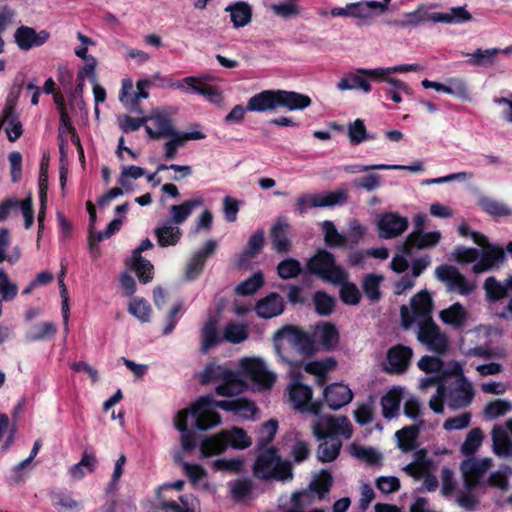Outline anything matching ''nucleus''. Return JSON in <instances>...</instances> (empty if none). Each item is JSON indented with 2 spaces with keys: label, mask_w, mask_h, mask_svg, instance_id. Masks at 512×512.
I'll return each mask as SVG.
<instances>
[{
  "label": "nucleus",
  "mask_w": 512,
  "mask_h": 512,
  "mask_svg": "<svg viewBox=\"0 0 512 512\" xmlns=\"http://www.w3.org/2000/svg\"><path fill=\"white\" fill-rule=\"evenodd\" d=\"M225 10L230 12L231 21L235 28L244 27L251 21L252 9L245 2L229 5Z\"/></svg>",
  "instance_id": "nucleus-46"
},
{
  "label": "nucleus",
  "mask_w": 512,
  "mask_h": 512,
  "mask_svg": "<svg viewBox=\"0 0 512 512\" xmlns=\"http://www.w3.org/2000/svg\"><path fill=\"white\" fill-rule=\"evenodd\" d=\"M347 201V192L339 189L321 194H304L296 199L297 210L300 214L306 213L308 208H325L343 204Z\"/></svg>",
  "instance_id": "nucleus-17"
},
{
  "label": "nucleus",
  "mask_w": 512,
  "mask_h": 512,
  "mask_svg": "<svg viewBox=\"0 0 512 512\" xmlns=\"http://www.w3.org/2000/svg\"><path fill=\"white\" fill-rule=\"evenodd\" d=\"M152 85L149 79H140L137 84V92L132 93L133 82L131 79H124L122 82V90L120 94V101L130 110L142 114L143 111L138 103L139 99H147L149 93L147 89Z\"/></svg>",
  "instance_id": "nucleus-20"
},
{
  "label": "nucleus",
  "mask_w": 512,
  "mask_h": 512,
  "mask_svg": "<svg viewBox=\"0 0 512 512\" xmlns=\"http://www.w3.org/2000/svg\"><path fill=\"white\" fill-rule=\"evenodd\" d=\"M477 205L482 211L493 217L512 215V209L507 204L486 195H481L478 198Z\"/></svg>",
  "instance_id": "nucleus-42"
},
{
  "label": "nucleus",
  "mask_w": 512,
  "mask_h": 512,
  "mask_svg": "<svg viewBox=\"0 0 512 512\" xmlns=\"http://www.w3.org/2000/svg\"><path fill=\"white\" fill-rule=\"evenodd\" d=\"M435 276L437 280L445 285L446 290L449 293L468 296L477 288L475 281L467 279L466 276L458 270V268L452 265L445 264L437 267L435 269Z\"/></svg>",
  "instance_id": "nucleus-11"
},
{
  "label": "nucleus",
  "mask_w": 512,
  "mask_h": 512,
  "mask_svg": "<svg viewBox=\"0 0 512 512\" xmlns=\"http://www.w3.org/2000/svg\"><path fill=\"white\" fill-rule=\"evenodd\" d=\"M278 108L289 111L304 110L312 103L308 95L301 94L296 91H287L277 89Z\"/></svg>",
  "instance_id": "nucleus-33"
},
{
  "label": "nucleus",
  "mask_w": 512,
  "mask_h": 512,
  "mask_svg": "<svg viewBox=\"0 0 512 512\" xmlns=\"http://www.w3.org/2000/svg\"><path fill=\"white\" fill-rule=\"evenodd\" d=\"M283 307L282 298L276 293H271L257 303L256 312L259 317L268 319L281 314Z\"/></svg>",
  "instance_id": "nucleus-40"
},
{
  "label": "nucleus",
  "mask_w": 512,
  "mask_h": 512,
  "mask_svg": "<svg viewBox=\"0 0 512 512\" xmlns=\"http://www.w3.org/2000/svg\"><path fill=\"white\" fill-rule=\"evenodd\" d=\"M147 119L148 122L152 123V126L145 125V130L151 139L167 138L178 133L171 118V113L165 109H153Z\"/></svg>",
  "instance_id": "nucleus-19"
},
{
  "label": "nucleus",
  "mask_w": 512,
  "mask_h": 512,
  "mask_svg": "<svg viewBox=\"0 0 512 512\" xmlns=\"http://www.w3.org/2000/svg\"><path fill=\"white\" fill-rule=\"evenodd\" d=\"M432 461L426 457V450L414 453V461L407 464L403 471L416 480L423 478V488L426 491H435L439 485L437 477L430 472Z\"/></svg>",
  "instance_id": "nucleus-15"
},
{
  "label": "nucleus",
  "mask_w": 512,
  "mask_h": 512,
  "mask_svg": "<svg viewBox=\"0 0 512 512\" xmlns=\"http://www.w3.org/2000/svg\"><path fill=\"white\" fill-rule=\"evenodd\" d=\"M228 444L235 449H245L252 444V441L243 429L234 427L203 439L200 451L203 457H211L223 453Z\"/></svg>",
  "instance_id": "nucleus-6"
},
{
  "label": "nucleus",
  "mask_w": 512,
  "mask_h": 512,
  "mask_svg": "<svg viewBox=\"0 0 512 512\" xmlns=\"http://www.w3.org/2000/svg\"><path fill=\"white\" fill-rule=\"evenodd\" d=\"M319 441L317 459L322 463L333 462L340 454L342 440L337 437H325Z\"/></svg>",
  "instance_id": "nucleus-38"
},
{
  "label": "nucleus",
  "mask_w": 512,
  "mask_h": 512,
  "mask_svg": "<svg viewBox=\"0 0 512 512\" xmlns=\"http://www.w3.org/2000/svg\"><path fill=\"white\" fill-rule=\"evenodd\" d=\"M253 483L250 479H237L229 483L231 497L234 501H244L252 492Z\"/></svg>",
  "instance_id": "nucleus-59"
},
{
  "label": "nucleus",
  "mask_w": 512,
  "mask_h": 512,
  "mask_svg": "<svg viewBox=\"0 0 512 512\" xmlns=\"http://www.w3.org/2000/svg\"><path fill=\"white\" fill-rule=\"evenodd\" d=\"M314 338L325 349L331 350L339 343V333L335 325L329 322H322L316 325Z\"/></svg>",
  "instance_id": "nucleus-36"
},
{
  "label": "nucleus",
  "mask_w": 512,
  "mask_h": 512,
  "mask_svg": "<svg viewBox=\"0 0 512 512\" xmlns=\"http://www.w3.org/2000/svg\"><path fill=\"white\" fill-rule=\"evenodd\" d=\"M413 351L410 347L405 345H395L387 352V362L385 370L389 373L400 374L407 370Z\"/></svg>",
  "instance_id": "nucleus-24"
},
{
  "label": "nucleus",
  "mask_w": 512,
  "mask_h": 512,
  "mask_svg": "<svg viewBox=\"0 0 512 512\" xmlns=\"http://www.w3.org/2000/svg\"><path fill=\"white\" fill-rule=\"evenodd\" d=\"M512 474V469L509 466H502L500 469L491 472L486 479V487H493L506 492L510 488L509 477Z\"/></svg>",
  "instance_id": "nucleus-51"
},
{
  "label": "nucleus",
  "mask_w": 512,
  "mask_h": 512,
  "mask_svg": "<svg viewBox=\"0 0 512 512\" xmlns=\"http://www.w3.org/2000/svg\"><path fill=\"white\" fill-rule=\"evenodd\" d=\"M412 313H410L408 307L403 305L400 309L402 326L405 329H409L413 323L417 321V318H422V321L432 320V297L430 293L423 290L412 297L410 301Z\"/></svg>",
  "instance_id": "nucleus-14"
},
{
  "label": "nucleus",
  "mask_w": 512,
  "mask_h": 512,
  "mask_svg": "<svg viewBox=\"0 0 512 512\" xmlns=\"http://www.w3.org/2000/svg\"><path fill=\"white\" fill-rule=\"evenodd\" d=\"M202 351L207 352L211 347L221 342L222 338L218 335L217 320L210 318L203 326L201 331Z\"/></svg>",
  "instance_id": "nucleus-49"
},
{
  "label": "nucleus",
  "mask_w": 512,
  "mask_h": 512,
  "mask_svg": "<svg viewBox=\"0 0 512 512\" xmlns=\"http://www.w3.org/2000/svg\"><path fill=\"white\" fill-rule=\"evenodd\" d=\"M419 435L417 426H406L395 433L399 448L404 452H409L415 448L416 439Z\"/></svg>",
  "instance_id": "nucleus-50"
},
{
  "label": "nucleus",
  "mask_w": 512,
  "mask_h": 512,
  "mask_svg": "<svg viewBox=\"0 0 512 512\" xmlns=\"http://www.w3.org/2000/svg\"><path fill=\"white\" fill-rule=\"evenodd\" d=\"M439 319L454 330H461L468 326L471 314L461 303L456 302L441 310Z\"/></svg>",
  "instance_id": "nucleus-26"
},
{
  "label": "nucleus",
  "mask_w": 512,
  "mask_h": 512,
  "mask_svg": "<svg viewBox=\"0 0 512 512\" xmlns=\"http://www.w3.org/2000/svg\"><path fill=\"white\" fill-rule=\"evenodd\" d=\"M18 208H20L24 217L25 228L29 229L32 226L34 220L32 199L30 197L26 198L21 203H19L15 198H11L0 203V222L6 220L9 215L12 212L17 211Z\"/></svg>",
  "instance_id": "nucleus-28"
},
{
  "label": "nucleus",
  "mask_w": 512,
  "mask_h": 512,
  "mask_svg": "<svg viewBox=\"0 0 512 512\" xmlns=\"http://www.w3.org/2000/svg\"><path fill=\"white\" fill-rule=\"evenodd\" d=\"M128 311L141 322H148L151 308L143 298H133L129 302Z\"/></svg>",
  "instance_id": "nucleus-62"
},
{
  "label": "nucleus",
  "mask_w": 512,
  "mask_h": 512,
  "mask_svg": "<svg viewBox=\"0 0 512 512\" xmlns=\"http://www.w3.org/2000/svg\"><path fill=\"white\" fill-rule=\"evenodd\" d=\"M483 288L485 290L486 297L489 301L501 300L508 293L506 283L503 284L497 281L494 277L486 278L484 281Z\"/></svg>",
  "instance_id": "nucleus-58"
},
{
  "label": "nucleus",
  "mask_w": 512,
  "mask_h": 512,
  "mask_svg": "<svg viewBox=\"0 0 512 512\" xmlns=\"http://www.w3.org/2000/svg\"><path fill=\"white\" fill-rule=\"evenodd\" d=\"M441 233L439 231L432 232H411L405 238L400 250L406 255H412L414 250H421L434 247L439 243Z\"/></svg>",
  "instance_id": "nucleus-23"
},
{
  "label": "nucleus",
  "mask_w": 512,
  "mask_h": 512,
  "mask_svg": "<svg viewBox=\"0 0 512 512\" xmlns=\"http://www.w3.org/2000/svg\"><path fill=\"white\" fill-rule=\"evenodd\" d=\"M264 232L262 230L255 231L249 238L246 247L238 256L237 264L239 267H247L253 258L258 255L264 246Z\"/></svg>",
  "instance_id": "nucleus-34"
},
{
  "label": "nucleus",
  "mask_w": 512,
  "mask_h": 512,
  "mask_svg": "<svg viewBox=\"0 0 512 512\" xmlns=\"http://www.w3.org/2000/svg\"><path fill=\"white\" fill-rule=\"evenodd\" d=\"M258 453L253 464V475L261 480H277L288 482L293 479L292 464L289 460L283 459L278 450L269 446L257 448Z\"/></svg>",
  "instance_id": "nucleus-5"
},
{
  "label": "nucleus",
  "mask_w": 512,
  "mask_h": 512,
  "mask_svg": "<svg viewBox=\"0 0 512 512\" xmlns=\"http://www.w3.org/2000/svg\"><path fill=\"white\" fill-rule=\"evenodd\" d=\"M472 20L471 13L465 6L452 7L448 12L441 13L440 23L462 24Z\"/></svg>",
  "instance_id": "nucleus-57"
},
{
  "label": "nucleus",
  "mask_w": 512,
  "mask_h": 512,
  "mask_svg": "<svg viewBox=\"0 0 512 512\" xmlns=\"http://www.w3.org/2000/svg\"><path fill=\"white\" fill-rule=\"evenodd\" d=\"M248 338V330L245 325L239 323H228L224 330L222 340L227 342L238 344L245 341Z\"/></svg>",
  "instance_id": "nucleus-54"
},
{
  "label": "nucleus",
  "mask_w": 512,
  "mask_h": 512,
  "mask_svg": "<svg viewBox=\"0 0 512 512\" xmlns=\"http://www.w3.org/2000/svg\"><path fill=\"white\" fill-rule=\"evenodd\" d=\"M375 223L379 237L386 240L401 236L409 226L408 218L396 212L378 214Z\"/></svg>",
  "instance_id": "nucleus-18"
},
{
  "label": "nucleus",
  "mask_w": 512,
  "mask_h": 512,
  "mask_svg": "<svg viewBox=\"0 0 512 512\" xmlns=\"http://www.w3.org/2000/svg\"><path fill=\"white\" fill-rule=\"evenodd\" d=\"M18 99V93L16 95L10 94L7 98L3 115L0 118V128L4 127V130L11 142L16 141L23 133L22 124L18 120V115L15 111V105Z\"/></svg>",
  "instance_id": "nucleus-21"
},
{
  "label": "nucleus",
  "mask_w": 512,
  "mask_h": 512,
  "mask_svg": "<svg viewBox=\"0 0 512 512\" xmlns=\"http://www.w3.org/2000/svg\"><path fill=\"white\" fill-rule=\"evenodd\" d=\"M56 333V326L52 322L33 325L26 334L28 341L45 340Z\"/></svg>",
  "instance_id": "nucleus-60"
},
{
  "label": "nucleus",
  "mask_w": 512,
  "mask_h": 512,
  "mask_svg": "<svg viewBox=\"0 0 512 512\" xmlns=\"http://www.w3.org/2000/svg\"><path fill=\"white\" fill-rule=\"evenodd\" d=\"M472 239L481 248L478 261L472 266L474 274L498 269L504 263L505 251L501 246L490 243L482 233H473Z\"/></svg>",
  "instance_id": "nucleus-8"
},
{
  "label": "nucleus",
  "mask_w": 512,
  "mask_h": 512,
  "mask_svg": "<svg viewBox=\"0 0 512 512\" xmlns=\"http://www.w3.org/2000/svg\"><path fill=\"white\" fill-rule=\"evenodd\" d=\"M401 393L400 388H393L381 398L382 413L385 418H393L398 413Z\"/></svg>",
  "instance_id": "nucleus-48"
},
{
  "label": "nucleus",
  "mask_w": 512,
  "mask_h": 512,
  "mask_svg": "<svg viewBox=\"0 0 512 512\" xmlns=\"http://www.w3.org/2000/svg\"><path fill=\"white\" fill-rule=\"evenodd\" d=\"M493 466V460L489 457L468 458L461 463L463 485L466 489L486 487L485 475Z\"/></svg>",
  "instance_id": "nucleus-13"
},
{
  "label": "nucleus",
  "mask_w": 512,
  "mask_h": 512,
  "mask_svg": "<svg viewBox=\"0 0 512 512\" xmlns=\"http://www.w3.org/2000/svg\"><path fill=\"white\" fill-rule=\"evenodd\" d=\"M352 10L354 19L362 24H368L385 13V6L378 1H360L352 3Z\"/></svg>",
  "instance_id": "nucleus-31"
},
{
  "label": "nucleus",
  "mask_w": 512,
  "mask_h": 512,
  "mask_svg": "<svg viewBox=\"0 0 512 512\" xmlns=\"http://www.w3.org/2000/svg\"><path fill=\"white\" fill-rule=\"evenodd\" d=\"M154 233L157 243L161 247L175 246L182 236V230L169 221L155 227Z\"/></svg>",
  "instance_id": "nucleus-37"
},
{
  "label": "nucleus",
  "mask_w": 512,
  "mask_h": 512,
  "mask_svg": "<svg viewBox=\"0 0 512 512\" xmlns=\"http://www.w3.org/2000/svg\"><path fill=\"white\" fill-rule=\"evenodd\" d=\"M475 397L472 383L466 378L456 379L448 386L438 385L435 394L429 400V407L437 414L444 412V403L451 410L468 407Z\"/></svg>",
  "instance_id": "nucleus-4"
},
{
  "label": "nucleus",
  "mask_w": 512,
  "mask_h": 512,
  "mask_svg": "<svg viewBox=\"0 0 512 512\" xmlns=\"http://www.w3.org/2000/svg\"><path fill=\"white\" fill-rule=\"evenodd\" d=\"M318 499V495L315 494V490L308 487L302 491L294 492L291 496L292 507L288 508L284 512H325L324 509H312L305 511V507L310 506Z\"/></svg>",
  "instance_id": "nucleus-39"
},
{
  "label": "nucleus",
  "mask_w": 512,
  "mask_h": 512,
  "mask_svg": "<svg viewBox=\"0 0 512 512\" xmlns=\"http://www.w3.org/2000/svg\"><path fill=\"white\" fill-rule=\"evenodd\" d=\"M308 269L311 273L333 285H338L348 279L345 269L338 265L334 256L326 250H319L310 259Z\"/></svg>",
  "instance_id": "nucleus-9"
},
{
  "label": "nucleus",
  "mask_w": 512,
  "mask_h": 512,
  "mask_svg": "<svg viewBox=\"0 0 512 512\" xmlns=\"http://www.w3.org/2000/svg\"><path fill=\"white\" fill-rule=\"evenodd\" d=\"M359 74L358 71L344 74L337 83V89L341 92L360 89L365 93H369L371 91L369 81Z\"/></svg>",
  "instance_id": "nucleus-43"
},
{
  "label": "nucleus",
  "mask_w": 512,
  "mask_h": 512,
  "mask_svg": "<svg viewBox=\"0 0 512 512\" xmlns=\"http://www.w3.org/2000/svg\"><path fill=\"white\" fill-rule=\"evenodd\" d=\"M278 109L277 90H264L253 95L247 102V110L263 113Z\"/></svg>",
  "instance_id": "nucleus-32"
},
{
  "label": "nucleus",
  "mask_w": 512,
  "mask_h": 512,
  "mask_svg": "<svg viewBox=\"0 0 512 512\" xmlns=\"http://www.w3.org/2000/svg\"><path fill=\"white\" fill-rule=\"evenodd\" d=\"M347 135L352 145H358L367 140L374 139V136L367 132L366 126L362 119H356L347 125Z\"/></svg>",
  "instance_id": "nucleus-52"
},
{
  "label": "nucleus",
  "mask_w": 512,
  "mask_h": 512,
  "mask_svg": "<svg viewBox=\"0 0 512 512\" xmlns=\"http://www.w3.org/2000/svg\"><path fill=\"white\" fill-rule=\"evenodd\" d=\"M327 405L337 410L349 404L352 401L353 393L351 389L342 383H334L327 386L323 392Z\"/></svg>",
  "instance_id": "nucleus-29"
},
{
  "label": "nucleus",
  "mask_w": 512,
  "mask_h": 512,
  "mask_svg": "<svg viewBox=\"0 0 512 512\" xmlns=\"http://www.w3.org/2000/svg\"><path fill=\"white\" fill-rule=\"evenodd\" d=\"M203 204L202 198L187 200L180 205H172L169 210L170 219L173 225L178 226L184 223L191 215L192 211Z\"/></svg>",
  "instance_id": "nucleus-41"
},
{
  "label": "nucleus",
  "mask_w": 512,
  "mask_h": 512,
  "mask_svg": "<svg viewBox=\"0 0 512 512\" xmlns=\"http://www.w3.org/2000/svg\"><path fill=\"white\" fill-rule=\"evenodd\" d=\"M132 269L135 271L139 281L143 284L150 282L153 278L154 267L151 262L143 257L132 256Z\"/></svg>",
  "instance_id": "nucleus-56"
},
{
  "label": "nucleus",
  "mask_w": 512,
  "mask_h": 512,
  "mask_svg": "<svg viewBox=\"0 0 512 512\" xmlns=\"http://www.w3.org/2000/svg\"><path fill=\"white\" fill-rule=\"evenodd\" d=\"M509 433L512 435V418L492 429V451L495 455L503 458L512 457V440Z\"/></svg>",
  "instance_id": "nucleus-22"
},
{
  "label": "nucleus",
  "mask_w": 512,
  "mask_h": 512,
  "mask_svg": "<svg viewBox=\"0 0 512 512\" xmlns=\"http://www.w3.org/2000/svg\"><path fill=\"white\" fill-rule=\"evenodd\" d=\"M50 34L46 30L37 32L29 26H20L14 33V40L20 50L28 51L32 47L43 45L49 39Z\"/></svg>",
  "instance_id": "nucleus-25"
},
{
  "label": "nucleus",
  "mask_w": 512,
  "mask_h": 512,
  "mask_svg": "<svg viewBox=\"0 0 512 512\" xmlns=\"http://www.w3.org/2000/svg\"><path fill=\"white\" fill-rule=\"evenodd\" d=\"M188 410H181L177 413L174 423L181 432V445L184 451H191L196 447L195 434L187 430Z\"/></svg>",
  "instance_id": "nucleus-44"
},
{
  "label": "nucleus",
  "mask_w": 512,
  "mask_h": 512,
  "mask_svg": "<svg viewBox=\"0 0 512 512\" xmlns=\"http://www.w3.org/2000/svg\"><path fill=\"white\" fill-rule=\"evenodd\" d=\"M290 225L286 219H278L270 230L272 248L277 253H287L291 249V240L289 237Z\"/></svg>",
  "instance_id": "nucleus-30"
},
{
  "label": "nucleus",
  "mask_w": 512,
  "mask_h": 512,
  "mask_svg": "<svg viewBox=\"0 0 512 512\" xmlns=\"http://www.w3.org/2000/svg\"><path fill=\"white\" fill-rule=\"evenodd\" d=\"M472 490L464 487V490L458 491L455 496L457 505L468 512L475 511L479 505V499Z\"/></svg>",
  "instance_id": "nucleus-64"
},
{
  "label": "nucleus",
  "mask_w": 512,
  "mask_h": 512,
  "mask_svg": "<svg viewBox=\"0 0 512 512\" xmlns=\"http://www.w3.org/2000/svg\"><path fill=\"white\" fill-rule=\"evenodd\" d=\"M52 506L57 512H81L83 505L71 492L59 490L51 494Z\"/></svg>",
  "instance_id": "nucleus-35"
},
{
  "label": "nucleus",
  "mask_w": 512,
  "mask_h": 512,
  "mask_svg": "<svg viewBox=\"0 0 512 512\" xmlns=\"http://www.w3.org/2000/svg\"><path fill=\"white\" fill-rule=\"evenodd\" d=\"M274 342L278 355L289 365V375L297 376L298 368L303 367L307 373L314 375L316 383L322 386L327 380L328 373L336 366V361L331 357L310 361L304 365L299 361L291 359L286 354L287 348L293 349L300 355L309 354L311 351V342L308 336L295 327L286 326L278 330L274 335Z\"/></svg>",
  "instance_id": "nucleus-2"
},
{
  "label": "nucleus",
  "mask_w": 512,
  "mask_h": 512,
  "mask_svg": "<svg viewBox=\"0 0 512 512\" xmlns=\"http://www.w3.org/2000/svg\"><path fill=\"white\" fill-rule=\"evenodd\" d=\"M416 336L427 350L436 354H444L449 349L448 335L433 320L420 321Z\"/></svg>",
  "instance_id": "nucleus-12"
},
{
  "label": "nucleus",
  "mask_w": 512,
  "mask_h": 512,
  "mask_svg": "<svg viewBox=\"0 0 512 512\" xmlns=\"http://www.w3.org/2000/svg\"><path fill=\"white\" fill-rule=\"evenodd\" d=\"M312 435L317 440L325 437H337L339 439H350L353 434V425L346 416H324L311 425Z\"/></svg>",
  "instance_id": "nucleus-10"
},
{
  "label": "nucleus",
  "mask_w": 512,
  "mask_h": 512,
  "mask_svg": "<svg viewBox=\"0 0 512 512\" xmlns=\"http://www.w3.org/2000/svg\"><path fill=\"white\" fill-rule=\"evenodd\" d=\"M175 460L181 462L184 472L193 486L202 487L205 489L208 488V484L203 483L207 477V472L202 466L184 462L182 461L180 455H176Z\"/></svg>",
  "instance_id": "nucleus-47"
},
{
  "label": "nucleus",
  "mask_w": 512,
  "mask_h": 512,
  "mask_svg": "<svg viewBox=\"0 0 512 512\" xmlns=\"http://www.w3.org/2000/svg\"><path fill=\"white\" fill-rule=\"evenodd\" d=\"M301 369L302 368H298L297 376L290 375L293 380L287 388L289 401L297 410L302 412L309 411L314 414H318L320 412V406L311 402L313 395L312 389L310 386L301 382Z\"/></svg>",
  "instance_id": "nucleus-16"
},
{
  "label": "nucleus",
  "mask_w": 512,
  "mask_h": 512,
  "mask_svg": "<svg viewBox=\"0 0 512 512\" xmlns=\"http://www.w3.org/2000/svg\"><path fill=\"white\" fill-rule=\"evenodd\" d=\"M216 248V240L210 239L192 255L185 270V278L187 280H194L201 274L206 259L214 254Z\"/></svg>",
  "instance_id": "nucleus-27"
},
{
  "label": "nucleus",
  "mask_w": 512,
  "mask_h": 512,
  "mask_svg": "<svg viewBox=\"0 0 512 512\" xmlns=\"http://www.w3.org/2000/svg\"><path fill=\"white\" fill-rule=\"evenodd\" d=\"M213 406L248 420L254 419L258 412L254 402L245 398L216 401L212 395L202 396L191 406V414L195 418L197 429L208 430L221 423L220 415L211 410Z\"/></svg>",
  "instance_id": "nucleus-3"
},
{
  "label": "nucleus",
  "mask_w": 512,
  "mask_h": 512,
  "mask_svg": "<svg viewBox=\"0 0 512 512\" xmlns=\"http://www.w3.org/2000/svg\"><path fill=\"white\" fill-rule=\"evenodd\" d=\"M97 467V458L94 454L84 452L81 460L70 467L69 475L75 480L82 479L85 475L94 472Z\"/></svg>",
  "instance_id": "nucleus-45"
},
{
  "label": "nucleus",
  "mask_w": 512,
  "mask_h": 512,
  "mask_svg": "<svg viewBox=\"0 0 512 512\" xmlns=\"http://www.w3.org/2000/svg\"><path fill=\"white\" fill-rule=\"evenodd\" d=\"M241 373L238 374L225 366L209 364L201 373V382H216L218 395L232 397L243 391L245 383L241 376L259 390L270 389L276 381V374L268 370L260 358H243L240 361Z\"/></svg>",
  "instance_id": "nucleus-1"
},
{
  "label": "nucleus",
  "mask_w": 512,
  "mask_h": 512,
  "mask_svg": "<svg viewBox=\"0 0 512 512\" xmlns=\"http://www.w3.org/2000/svg\"><path fill=\"white\" fill-rule=\"evenodd\" d=\"M512 411V402L506 399L490 401L484 408V416L487 419H497Z\"/></svg>",
  "instance_id": "nucleus-55"
},
{
  "label": "nucleus",
  "mask_w": 512,
  "mask_h": 512,
  "mask_svg": "<svg viewBox=\"0 0 512 512\" xmlns=\"http://www.w3.org/2000/svg\"><path fill=\"white\" fill-rule=\"evenodd\" d=\"M321 226L327 245L333 247H343L347 245V238L345 234L339 233L332 221L325 220L322 222Z\"/></svg>",
  "instance_id": "nucleus-53"
},
{
  "label": "nucleus",
  "mask_w": 512,
  "mask_h": 512,
  "mask_svg": "<svg viewBox=\"0 0 512 512\" xmlns=\"http://www.w3.org/2000/svg\"><path fill=\"white\" fill-rule=\"evenodd\" d=\"M144 175L145 170L139 166L132 165L124 167L119 177V184L124 188L126 192H131L133 190L131 180H136Z\"/></svg>",
  "instance_id": "nucleus-61"
},
{
  "label": "nucleus",
  "mask_w": 512,
  "mask_h": 512,
  "mask_svg": "<svg viewBox=\"0 0 512 512\" xmlns=\"http://www.w3.org/2000/svg\"><path fill=\"white\" fill-rule=\"evenodd\" d=\"M18 293V286L16 283L12 282L8 276V274L0 269V300L2 301H12Z\"/></svg>",
  "instance_id": "nucleus-63"
},
{
  "label": "nucleus",
  "mask_w": 512,
  "mask_h": 512,
  "mask_svg": "<svg viewBox=\"0 0 512 512\" xmlns=\"http://www.w3.org/2000/svg\"><path fill=\"white\" fill-rule=\"evenodd\" d=\"M146 512H196L199 502L193 495H184L175 501L167 496V487H158L152 498L143 503Z\"/></svg>",
  "instance_id": "nucleus-7"
}]
</instances>
